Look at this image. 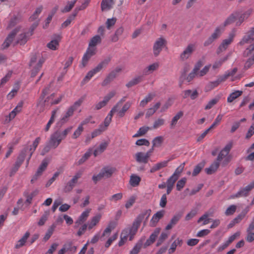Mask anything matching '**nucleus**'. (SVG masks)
<instances>
[{"instance_id":"1","label":"nucleus","mask_w":254,"mask_h":254,"mask_svg":"<svg viewBox=\"0 0 254 254\" xmlns=\"http://www.w3.org/2000/svg\"><path fill=\"white\" fill-rule=\"evenodd\" d=\"M52 83L53 82H51L49 84L43 89L42 93L37 101V107L39 108L40 113L43 112L45 110L46 100H44V98L49 93Z\"/></svg>"},{"instance_id":"2","label":"nucleus","mask_w":254,"mask_h":254,"mask_svg":"<svg viewBox=\"0 0 254 254\" xmlns=\"http://www.w3.org/2000/svg\"><path fill=\"white\" fill-rule=\"evenodd\" d=\"M151 210L150 209L144 210L140 213L132 223V227L133 229L138 230L143 219L146 217L145 220L144 221V226L145 225L146 221L150 215Z\"/></svg>"},{"instance_id":"3","label":"nucleus","mask_w":254,"mask_h":254,"mask_svg":"<svg viewBox=\"0 0 254 254\" xmlns=\"http://www.w3.org/2000/svg\"><path fill=\"white\" fill-rule=\"evenodd\" d=\"M27 150L28 148H25L19 153L18 156L17 158L16 161L15 162L13 167H12L11 170L9 174L10 177H12L13 175H14V174L18 171L21 165L23 163L26 157Z\"/></svg>"},{"instance_id":"4","label":"nucleus","mask_w":254,"mask_h":254,"mask_svg":"<svg viewBox=\"0 0 254 254\" xmlns=\"http://www.w3.org/2000/svg\"><path fill=\"white\" fill-rule=\"evenodd\" d=\"M167 41L163 37H160L157 39L153 45V52L155 57H157L162 50L164 47L167 45Z\"/></svg>"},{"instance_id":"5","label":"nucleus","mask_w":254,"mask_h":254,"mask_svg":"<svg viewBox=\"0 0 254 254\" xmlns=\"http://www.w3.org/2000/svg\"><path fill=\"white\" fill-rule=\"evenodd\" d=\"M236 35V30L233 29L229 34L228 38L222 41L221 44L218 47L217 53H220L226 50L228 46L233 42L234 38Z\"/></svg>"},{"instance_id":"6","label":"nucleus","mask_w":254,"mask_h":254,"mask_svg":"<svg viewBox=\"0 0 254 254\" xmlns=\"http://www.w3.org/2000/svg\"><path fill=\"white\" fill-rule=\"evenodd\" d=\"M223 31V27L221 26L217 27L215 28L214 32L204 42L203 46L204 47H207L211 45L215 40L217 39L220 36Z\"/></svg>"},{"instance_id":"7","label":"nucleus","mask_w":254,"mask_h":254,"mask_svg":"<svg viewBox=\"0 0 254 254\" xmlns=\"http://www.w3.org/2000/svg\"><path fill=\"white\" fill-rule=\"evenodd\" d=\"M19 27H16L7 35V37L1 46V49L4 50L9 47L10 44L13 41L16 35L19 31Z\"/></svg>"},{"instance_id":"8","label":"nucleus","mask_w":254,"mask_h":254,"mask_svg":"<svg viewBox=\"0 0 254 254\" xmlns=\"http://www.w3.org/2000/svg\"><path fill=\"white\" fill-rule=\"evenodd\" d=\"M195 45L193 44H189L184 51L180 55V60L185 61L191 57L192 53L195 50Z\"/></svg>"},{"instance_id":"9","label":"nucleus","mask_w":254,"mask_h":254,"mask_svg":"<svg viewBox=\"0 0 254 254\" xmlns=\"http://www.w3.org/2000/svg\"><path fill=\"white\" fill-rule=\"evenodd\" d=\"M49 162V160L45 158L42 162V163L38 168V170L37 172H36L35 174L33 177L32 179L31 180V183H34L39 177L41 176L43 172L46 169L48 164Z\"/></svg>"},{"instance_id":"10","label":"nucleus","mask_w":254,"mask_h":254,"mask_svg":"<svg viewBox=\"0 0 254 254\" xmlns=\"http://www.w3.org/2000/svg\"><path fill=\"white\" fill-rule=\"evenodd\" d=\"M63 138L61 137L60 131L57 130L51 134L49 144L53 148H57L61 142Z\"/></svg>"},{"instance_id":"11","label":"nucleus","mask_w":254,"mask_h":254,"mask_svg":"<svg viewBox=\"0 0 254 254\" xmlns=\"http://www.w3.org/2000/svg\"><path fill=\"white\" fill-rule=\"evenodd\" d=\"M121 71V68L116 67L115 70L110 72L102 82V86H105L109 84L117 76V73Z\"/></svg>"},{"instance_id":"12","label":"nucleus","mask_w":254,"mask_h":254,"mask_svg":"<svg viewBox=\"0 0 254 254\" xmlns=\"http://www.w3.org/2000/svg\"><path fill=\"white\" fill-rule=\"evenodd\" d=\"M116 94L115 91H112L110 92L107 95L104 97V100L95 105V109L99 110L102 108L105 107L109 100L113 98Z\"/></svg>"},{"instance_id":"13","label":"nucleus","mask_w":254,"mask_h":254,"mask_svg":"<svg viewBox=\"0 0 254 254\" xmlns=\"http://www.w3.org/2000/svg\"><path fill=\"white\" fill-rule=\"evenodd\" d=\"M254 27H253L247 33V34L244 36L242 40L239 42V45L243 46L246 43H251L254 40Z\"/></svg>"},{"instance_id":"14","label":"nucleus","mask_w":254,"mask_h":254,"mask_svg":"<svg viewBox=\"0 0 254 254\" xmlns=\"http://www.w3.org/2000/svg\"><path fill=\"white\" fill-rule=\"evenodd\" d=\"M252 190L250 185H248L245 188H241L236 194L230 196L231 198L236 197H245L249 195V192Z\"/></svg>"},{"instance_id":"15","label":"nucleus","mask_w":254,"mask_h":254,"mask_svg":"<svg viewBox=\"0 0 254 254\" xmlns=\"http://www.w3.org/2000/svg\"><path fill=\"white\" fill-rule=\"evenodd\" d=\"M74 111L75 108L73 107H70L66 112L65 115L59 122H58L57 126L61 127L64 123L67 122L68 120V118L73 115Z\"/></svg>"},{"instance_id":"16","label":"nucleus","mask_w":254,"mask_h":254,"mask_svg":"<svg viewBox=\"0 0 254 254\" xmlns=\"http://www.w3.org/2000/svg\"><path fill=\"white\" fill-rule=\"evenodd\" d=\"M165 211L162 210L157 212L152 217L150 220V226L155 227L158 221L164 216Z\"/></svg>"},{"instance_id":"17","label":"nucleus","mask_w":254,"mask_h":254,"mask_svg":"<svg viewBox=\"0 0 254 254\" xmlns=\"http://www.w3.org/2000/svg\"><path fill=\"white\" fill-rule=\"evenodd\" d=\"M161 231L160 228H157L155 229L154 232L151 234L148 239H147L144 245V248H146L152 244H153L160 233Z\"/></svg>"},{"instance_id":"18","label":"nucleus","mask_w":254,"mask_h":254,"mask_svg":"<svg viewBox=\"0 0 254 254\" xmlns=\"http://www.w3.org/2000/svg\"><path fill=\"white\" fill-rule=\"evenodd\" d=\"M183 216L182 212H179L175 215L171 219L169 223L166 226L165 229L169 230L171 229L174 226L176 225Z\"/></svg>"},{"instance_id":"19","label":"nucleus","mask_w":254,"mask_h":254,"mask_svg":"<svg viewBox=\"0 0 254 254\" xmlns=\"http://www.w3.org/2000/svg\"><path fill=\"white\" fill-rule=\"evenodd\" d=\"M239 15V13L238 12H235L233 13H232L224 21L223 25L220 26L223 27L224 29L225 27L234 23Z\"/></svg>"},{"instance_id":"20","label":"nucleus","mask_w":254,"mask_h":254,"mask_svg":"<svg viewBox=\"0 0 254 254\" xmlns=\"http://www.w3.org/2000/svg\"><path fill=\"white\" fill-rule=\"evenodd\" d=\"M135 158L136 162L139 163L146 164L148 161V158L145 155V153L142 152H139L135 154Z\"/></svg>"},{"instance_id":"21","label":"nucleus","mask_w":254,"mask_h":254,"mask_svg":"<svg viewBox=\"0 0 254 254\" xmlns=\"http://www.w3.org/2000/svg\"><path fill=\"white\" fill-rule=\"evenodd\" d=\"M114 3V0H102L101 3V10L104 11L111 9Z\"/></svg>"},{"instance_id":"22","label":"nucleus","mask_w":254,"mask_h":254,"mask_svg":"<svg viewBox=\"0 0 254 254\" xmlns=\"http://www.w3.org/2000/svg\"><path fill=\"white\" fill-rule=\"evenodd\" d=\"M189 96H190L191 100H194L198 97V93L196 90H194L193 92L190 89L185 90L183 98L186 99Z\"/></svg>"},{"instance_id":"23","label":"nucleus","mask_w":254,"mask_h":254,"mask_svg":"<svg viewBox=\"0 0 254 254\" xmlns=\"http://www.w3.org/2000/svg\"><path fill=\"white\" fill-rule=\"evenodd\" d=\"M44 61H45V60L42 57L39 60L37 64H36V65L31 70V76L32 77H34L37 75V74L40 70V68H41L42 64L44 63Z\"/></svg>"},{"instance_id":"24","label":"nucleus","mask_w":254,"mask_h":254,"mask_svg":"<svg viewBox=\"0 0 254 254\" xmlns=\"http://www.w3.org/2000/svg\"><path fill=\"white\" fill-rule=\"evenodd\" d=\"M145 239V238L144 237H142L141 239L136 243L132 250L130 252L129 254H138L140 252Z\"/></svg>"},{"instance_id":"25","label":"nucleus","mask_w":254,"mask_h":254,"mask_svg":"<svg viewBox=\"0 0 254 254\" xmlns=\"http://www.w3.org/2000/svg\"><path fill=\"white\" fill-rule=\"evenodd\" d=\"M219 165L220 163L218 161H216L215 160L214 162L211 164V165L210 166L209 168L205 169V172L208 175H211L213 174L214 172H215V171L219 167Z\"/></svg>"},{"instance_id":"26","label":"nucleus","mask_w":254,"mask_h":254,"mask_svg":"<svg viewBox=\"0 0 254 254\" xmlns=\"http://www.w3.org/2000/svg\"><path fill=\"white\" fill-rule=\"evenodd\" d=\"M115 169L114 168L105 167L102 169L100 172L103 178H108L112 175Z\"/></svg>"},{"instance_id":"27","label":"nucleus","mask_w":254,"mask_h":254,"mask_svg":"<svg viewBox=\"0 0 254 254\" xmlns=\"http://www.w3.org/2000/svg\"><path fill=\"white\" fill-rule=\"evenodd\" d=\"M102 42V38L99 35H96L93 36L90 40L88 46L90 47H94L100 44Z\"/></svg>"},{"instance_id":"28","label":"nucleus","mask_w":254,"mask_h":254,"mask_svg":"<svg viewBox=\"0 0 254 254\" xmlns=\"http://www.w3.org/2000/svg\"><path fill=\"white\" fill-rule=\"evenodd\" d=\"M77 183V182L72 178L64 186V192L66 193L71 191Z\"/></svg>"},{"instance_id":"29","label":"nucleus","mask_w":254,"mask_h":254,"mask_svg":"<svg viewBox=\"0 0 254 254\" xmlns=\"http://www.w3.org/2000/svg\"><path fill=\"white\" fill-rule=\"evenodd\" d=\"M111 61V57L110 56L107 57L95 67L96 69L98 72L100 71L103 68L106 67Z\"/></svg>"},{"instance_id":"30","label":"nucleus","mask_w":254,"mask_h":254,"mask_svg":"<svg viewBox=\"0 0 254 254\" xmlns=\"http://www.w3.org/2000/svg\"><path fill=\"white\" fill-rule=\"evenodd\" d=\"M92 154V149H88V151H87L80 158L78 162L76 163V165L77 166L81 165L83 164L87 160L89 159V158L91 156Z\"/></svg>"},{"instance_id":"31","label":"nucleus","mask_w":254,"mask_h":254,"mask_svg":"<svg viewBox=\"0 0 254 254\" xmlns=\"http://www.w3.org/2000/svg\"><path fill=\"white\" fill-rule=\"evenodd\" d=\"M168 161H164L160 163H157L150 169V173H154L161 168L165 167L167 166Z\"/></svg>"},{"instance_id":"32","label":"nucleus","mask_w":254,"mask_h":254,"mask_svg":"<svg viewBox=\"0 0 254 254\" xmlns=\"http://www.w3.org/2000/svg\"><path fill=\"white\" fill-rule=\"evenodd\" d=\"M183 115L184 112L180 111L173 118L170 124L171 128H173L175 127L178 121L181 118Z\"/></svg>"},{"instance_id":"33","label":"nucleus","mask_w":254,"mask_h":254,"mask_svg":"<svg viewBox=\"0 0 254 254\" xmlns=\"http://www.w3.org/2000/svg\"><path fill=\"white\" fill-rule=\"evenodd\" d=\"M159 67V64L157 63H154L152 64L149 65L146 67L143 71V73L145 75H148L151 72H152L154 70H156Z\"/></svg>"},{"instance_id":"34","label":"nucleus","mask_w":254,"mask_h":254,"mask_svg":"<svg viewBox=\"0 0 254 254\" xmlns=\"http://www.w3.org/2000/svg\"><path fill=\"white\" fill-rule=\"evenodd\" d=\"M142 76H136L127 83L126 85L127 88H130L140 83L142 80Z\"/></svg>"},{"instance_id":"35","label":"nucleus","mask_w":254,"mask_h":254,"mask_svg":"<svg viewBox=\"0 0 254 254\" xmlns=\"http://www.w3.org/2000/svg\"><path fill=\"white\" fill-rule=\"evenodd\" d=\"M77 14V13L74 10L72 14L70 15L67 19L62 24V27L65 28L67 27L75 18Z\"/></svg>"},{"instance_id":"36","label":"nucleus","mask_w":254,"mask_h":254,"mask_svg":"<svg viewBox=\"0 0 254 254\" xmlns=\"http://www.w3.org/2000/svg\"><path fill=\"white\" fill-rule=\"evenodd\" d=\"M30 233L27 232L17 242V244L15 245V248L16 249H19L23 246L26 243V241L28 238L29 237Z\"/></svg>"},{"instance_id":"37","label":"nucleus","mask_w":254,"mask_h":254,"mask_svg":"<svg viewBox=\"0 0 254 254\" xmlns=\"http://www.w3.org/2000/svg\"><path fill=\"white\" fill-rule=\"evenodd\" d=\"M140 181L141 179L139 177L133 174L130 176L129 184L132 187H136L138 186Z\"/></svg>"},{"instance_id":"38","label":"nucleus","mask_w":254,"mask_h":254,"mask_svg":"<svg viewBox=\"0 0 254 254\" xmlns=\"http://www.w3.org/2000/svg\"><path fill=\"white\" fill-rule=\"evenodd\" d=\"M205 162L204 161L196 165L192 173V176H196L200 172L201 170L203 168Z\"/></svg>"},{"instance_id":"39","label":"nucleus","mask_w":254,"mask_h":254,"mask_svg":"<svg viewBox=\"0 0 254 254\" xmlns=\"http://www.w3.org/2000/svg\"><path fill=\"white\" fill-rule=\"evenodd\" d=\"M243 92L242 91H235L232 93L227 98L228 102L231 103L235 99L242 95Z\"/></svg>"},{"instance_id":"40","label":"nucleus","mask_w":254,"mask_h":254,"mask_svg":"<svg viewBox=\"0 0 254 254\" xmlns=\"http://www.w3.org/2000/svg\"><path fill=\"white\" fill-rule=\"evenodd\" d=\"M155 95V94L149 93L147 96L140 102V106L144 107L148 102H150L153 99Z\"/></svg>"},{"instance_id":"41","label":"nucleus","mask_w":254,"mask_h":254,"mask_svg":"<svg viewBox=\"0 0 254 254\" xmlns=\"http://www.w3.org/2000/svg\"><path fill=\"white\" fill-rule=\"evenodd\" d=\"M56 227V224H53L50 227V228L48 229L47 232H46V233L44 237V240L45 241H47L50 239L51 236L52 235Z\"/></svg>"},{"instance_id":"42","label":"nucleus","mask_w":254,"mask_h":254,"mask_svg":"<svg viewBox=\"0 0 254 254\" xmlns=\"http://www.w3.org/2000/svg\"><path fill=\"white\" fill-rule=\"evenodd\" d=\"M98 70L96 69V68H94L91 70L89 71L85 77L83 79L82 81L81 82L82 84H84L85 83H86L87 81L89 80L97 72H98Z\"/></svg>"},{"instance_id":"43","label":"nucleus","mask_w":254,"mask_h":254,"mask_svg":"<svg viewBox=\"0 0 254 254\" xmlns=\"http://www.w3.org/2000/svg\"><path fill=\"white\" fill-rule=\"evenodd\" d=\"M131 103L129 102H127L123 107L121 110L119 111L118 114L119 117H123L125 114V113L130 108Z\"/></svg>"},{"instance_id":"44","label":"nucleus","mask_w":254,"mask_h":254,"mask_svg":"<svg viewBox=\"0 0 254 254\" xmlns=\"http://www.w3.org/2000/svg\"><path fill=\"white\" fill-rule=\"evenodd\" d=\"M226 80L223 76H220L218 77L217 80L210 82L209 83L208 86L209 88L212 89L215 87L217 86L221 82Z\"/></svg>"},{"instance_id":"45","label":"nucleus","mask_w":254,"mask_h":254,"mask_svg":"<svg viewBox=\"0 0 254 254\" xmlns=\"http://www.w3.org/2000/svg\"><path fill=\"white\" fill-rule=\"evenodd\" d=\"M105 130H103V128L102 127V124L100 125L99 126V127L98 129H96L94 130L91 133V137H87V140L89 139L90 140L91 139H92L94 138L95 137L100 135L101 134V133L105 131Z\"/></svg>"},{"instance_id":"46","label":"nucleus","mask_w":254,"mask_h":254,"mask_svg":"<svg viewBox=\"0 0 254 254\" xmlns=\"http://www.w3.org/2000/svg\"><path fill=\"white\" fill-rule=\"evenodd\" d=\"M127 237L128 232L127 231L124 230L121 235V240L118 244L119 247H121L124 245L127 240Z\"/></svg>"},{"instance_id":"47","label":"nucleus","mask_w":254,"mask_h":254,"mask_svg":"<svg viewBox=\"0 0 254 254\" xmlns=\"http://www.w3.org/2000/svg\"><path fill=\"white\" fill-rule=\"evenodd\" d=\"M77 0H74L71 1H68L67 4L62 10V12L63 13H66L70 11L74 6Z\"/></svg>"},{"instance_id":"48","label":"nucleus","mask_w":254,"mask_h":254,"mask_svg":"<svg viewBox=\"0 0 254 254\" xmlns=\"http://www.w3.org/2000/svg\"><path fill=\"white\" fill-rule=\"evenodd\" d=\"M59 45V41L57 39H55L48 43L47 45V47L52 50H56L57 46Z\"/></svg>"},{"instance_id":"49","label":"nucleus","mask_w":254,"mask_h":254,"mask_svg":"<svg viewBox=\"0 0 254 254\" xmlns=\"http://www.w3.org/2000/svg\"><path fill=\"white\" fill-rule=\"evenodd\" d=\"M186 182V178H183L180 180L179 181H178L176 185V188L177 190L181 191L185 186Z\"/></svg>"},{"instance_id":"50","label":"nucleus","mask_w":254,"mask_h":254,"mask_svg":"<svg viewBox=\"0 0 254 254\" xmlns=\"http://www.w3.org/2000/svg\"><path fill=\"white\" fill-rule=\"evenodd\" d=\"M27 34V33H23L20 34L17 41V43L20 44V45L25 44L28 40Z\"/></svg>"},{"instance_id":"51","label":"nucleus","mask_w":254,"mask_h":254,"mask_svg":"<svg viewBox=\"0 0 254 254\" xmlns=\"http://www.w3.org/2000/svg\"><path fill=\"white\" fill-rule=\"evenodd\" d=\"M49 215V211H45L44 214L42 216L39 222H38V225L40 226L44 225L48 219Z\"/></svg>"},{"instance_id":"52","label":"nucleus","mask_w":254,"mask_h":254,"mask_svg":"<svg viewBox=\"0 0 254 254\" xmlns=\"http://www.w3.org/2000/svg\"><path fill=\"white\" fill-rule=\"evenodd\" d=\"M163 141V138L162 136H157L154 138V139L152 141L153 143V147H159L161 146V144L162 143Z\"/></svg>"},{"instance_id":"53","label":"nucleus","mask_w":254,"mask_h":254,"mask_svg":"<svg viewBox=\"0 0 254 254\" xmlns=\"http://www.w3.org/2000/svg\"><path fill=\"white\" fill-rule=\"evenodd\" d=\"M168 235L166 233L162 232L157 242L156 243V246L159 247L160 246L163 242L168 238Z\"/></svg>"},{"instance_id":"54","label":"nucleus","mask_w":254,"mask_h":254,"mask_svg":"<svg viewBox=\"0 0 254 254\" xmlns=\"http://www.w3.org/2000/svg\"><path fill=\"white\" fill-rule=\"evenodd\" d=\"M185 163L182 164L180 166H179L175 170V172L172 175H175V177H176L178 179H179L180 174L182 173L183 171L184 166H185Z\"/></svg>"},{"instance_id":"55","label":"nucleus","mask_w":254,"mask_h":254,"mask_svg":"<svg viewBox=\"0 0 254 254\" xmlns=\"http://www.w3.org/2000/svg\"><path fill=\"white\" fill-rule=\"evenodd\" d=\"M117 18L115 17L107 19L106 22L107 28L110 29V28L115 24Z\"/></svg>"},{"instance_id":"56","label":"nucleus","mask_w":254,"mask_h":254,"mask_svg":"<svg viewBox=\"0 0 254 254\" xmlns=\"http://www.w3.org/2000/svg\"><path fill=\"white\" fill-rule=\"evenodd\" d=\"M66 251H70L74 253L77 249V247L72 245V242H68L64 245Z\"/></svg>"},{"instance_id":"57","label":"nucleus","mask_w":254,"mask_h":254,"mask_svg":"<svg viewBox=\"0 0 254 254\" xmlns=\"http://www.w3.org/2000/svg\"><path fill=\"white\" fill-rule=\"evenodd\" d=\"M91 58V56H89L86 53L84 54L82 57V62H81V67H84L87 64L88 61Z\"/></svg>"},{"instance_id":"58","label":"nucleus","mask_w":254,"mask_h":254,"mask_svg":"<svg viewBox=\"0 0 254 254\" xmlns=\"http://www.w3.org/2000/svg\"><path fill=\"white\" fill-rule=\"evenodd\" d=\"M177 180L178 179L175 177V175H172L167 181V186L174 187V184Z\"/></svg>"},{"instance_id":"59","label":"nucleus","mask_w":254,"mask_h":254,"mask_svg":"<svg viewBox=\"0 0 254 254\" xmlns=\"http://www.w3.org/2000/svg\"><path fill=\"white\" fill-rule=\"evenodd\" d=\"M135 144L138 146H141L144 145L147 146H149L150 145V142L146 139L141 138L137 140L136 141Z\"/></svg>"},{"instance_id":"60","label":"nucleus","mask_w":254,"mask_h":254,"mask_svg":"<svg viewBox=\"0 0 254 254\" xmlns=\"http://www.w3.org/2000/svg\"><path fill=\"white\" fill-rule=\"evenodd\" d=\"M90 0H84V2L78 7H76L74 10L78 13L80 10L84 9L88 5Z\"/></svg>"},{"instance_id":"61","label":"nucleus","mask_w":254,"mask_h":254,"mask_svg":"<svg viewBox=\"0 0 254 254\" xmlns=\"http://www.w3.org/2000/svg\"><path fill=\"white\" fill-rule=\"evenodd\" d=\"M83 131V127L80 125L78 127L77 129L74 131L72 135V138L74 139L77 138L81 134Z\"/></svg>"},{"instance_id":"62","label":"nucleus","mask_w":254,"mask_h":254,"mask_svg":"<svg viewBox=\"0 0 254 254\" xmlns=\"http://www.w3.org/2000/svg\"><path fill=\"white\" fill-rule=\"evenodd\" d=\"M236 210V206L235 205H232L229 206L225 211V214L226 215H231L233 214Z\"/></svg>"},{"instance_id":"63","label":"nucleus","mask_w":254,"mask_h":254,"mask_svg":"<svg viewBox=\"0 0 254 254\" xmlns=\"http://www.w3.org/2000/svg\"><path fill=\"white\" fill-rule=\"evenodd\" d=\"M251 14V11L250 10H248L242 14L239 18V20H240V24H241V23L244 21L245 19H247Z\"/></svg>"},{"instance_id":"64","label":"nucleus","mask_w":254,"mask_h":254,"mask_svg":"<svg viewBox=\"0 0 254 254\" xmlns=\"http://www.w3.org/2000/svg\"><path fill=\"white\" fill-rule=\"evenodd\" d=\"M136 199V197L134 196H131L129 199L127 201L125 207L126 208L128 209L130 208L135 202Z\"/></svg>"}]
</instances>
